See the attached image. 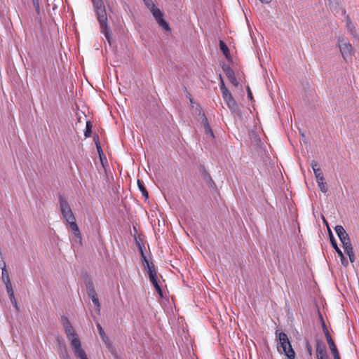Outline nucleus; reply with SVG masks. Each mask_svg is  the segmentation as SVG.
I'll list each match as a JSON object with an SVG mask.
<instances>
[{"mask_svg":"<svg viewBox=\"0 0 359 359\" xmlns=\"http://www.w3.org/2000/svg\"><path fill=\"white\" fill-rule=\"evenodd\" d=\"M62 323L65 329L67 338L74 351V354L79 359H88V355L83 348L81 341L78 334L72 327L69 320L66 316L62 317Z\"/></svg>","mask_w":359,"mask_h":359,"instance_id":"obj_1","label":"nucleus"},{"mask_svg":"<svg viewBox=\"0 0 359 359\" xmlns=\"http://www.w3.org/2000/svg\"><path fill=\"white\" fill-rule=\"evenodd\" d=\"M60 209L63 218L66 222L69 224L72 231L74 236L79 239V243H81L82 236L79 229V226L76 222V218L73 214L71 207L65 197L60 196L58 198Z\"/></svg>","mask_w":359,"mask_h":359,"instance_id":"obj_2","label":"nucleus"},{"mask_svg":"<svg viewBox=\"0 0 359 359\" xmlns=\"http://www.w3.org/2000/svg\"><path fill=\"white\" fill-rule=\"evenodd\" d=\"M95 9L97 20L100 26V32L102 33L109 43H111L110 29L108 26L107 15L104 5L102 0H92Z\"/></svg>","mask_w":359,"mask_h":359,"instance_id":"obj_3","label":"nucleus"},{"mask_svg":"<svg viewBox=\"0 0 359 359\" xmlns=\"http://www.w3.org/2000/svg\"><path fill=\"white\" fill-rule=\"evenodd\" d=\"M147 8L152 13L154 18L160 27H161L165 31L170 32L171 29L170 27L169 24L165 21L163 18V12L158 8L152 0H143Z\"/></svg>","mask_w":359,"mask_h":359,"instance_id":"obj_4","label":"nucleus"},{"mask_svg":"<svg viewBox=\"0 0 359 359\" xmlns=\"http://www.w3.org/2000/svg\"><path fill=\"white\" fill-rule=\"evenodd\" d=\"M220 90L222 98L228 107L230 109H234L236 107V102L229 89L226 87L222 76H220Z\"/></svg>","mask_w":359,"mask_h":359,"instance_id":"obj_5","label":"nucleus"},{"mask_svg":"<svg viewBox=\"0 0 359 359\" xmlns=\"http://www.w3.org/2000/svg\"><path fill=\"white\" fill-rule=\"evenodd\" d=\"M339 48L344 59L351 57L353 55L352 46L346 39L344 37L339 39Z\"/></svg>","mask_w":359,"mask_h":359,"instance_id":"obj_6","label":"nucleus"},{"mask_svg":"<svg viewBox=\"0 0 359 359\" xmlns=\"http://www.w3.org/2000/svg\"><path fill=\"white\" fill-rule=\"evenodd\" d=\"M334 230L341 243H342L344 249L352 246L349 236L342 226H336Z\"/></svg>","mask_w":359,"mask_h":359,"instance_id":"obj_7","label":"nucleus"},{"mask_svg":"<svg viewBox=\"0 0 359 359\" xmlns=\"http://www.w3.org/2000/svg\"><path fill=\"white\" fill-rule=\"evenodd\" d=\"M311 165L316 179V182L318 183V182L325 181L324 175L319 166L318 163L315 161H312Z\"/></svg>","mask_w":359,"mask_h":359,"instance_id":"obj_8","label":"nucleus"},{"mask_svg":"<svg viewBox=\"0 0 359 359\" xmlns=\"http://www.w3.org/2000/svg\"><path fill=\"white\" fill-rule=\"evenodd\" d=\"M223 71L224 72L226 77L231 84L234 86H238V82L235 76L234 71L230 67H224Z\"/></svg>","mask_w":359,"mask_h":359,"instance_id":"obj_9","label":"nucleus"},{"mask_svg":"<svg viewBox=\"0 0 359 359\" xmlns=\"http://www.w3.org/2000/svg\"><path fill=\"white\" fill-rule=\"evenodd\" d=\"M199 116H201L202 123L204 126L205 133L207 136L210 137L211 138H214L213 132L210 128V126L208 123V118H206L204 113L199 112Z\"/></svg>","mask_w":359,"mask_h":359,"instance_id":"obj_10","label":"nucleus"},{"mask_svg":"<svg viewBox=\"0 0 359 359\" xmlns=\"http://www.w3.org/2000/svg\"><path fill=\"white\" fill-rule=\"evenodd\" d=\"M1 269L2 270V272H1L2 280H3L4 283H5L6 288V290H11V288H12L13 287H12V284H11V279L9 277L8 272L6 270V267H1Z\"/></svg>","mask_w":359,"mask_h":359,"instance_id":"obj_11","label":"nucleus"},{"mask_svg":"<svg viewBox=\"0 0 359 359\" xmlns=\"http://www.w3.org/2000/svg\"><path fill=\"white\" fill-rule=\"evenodd\" d=\"M143 265L145 269H147L149 277L157 276V270L152 262L147 261Z\"/></svg>","mask_w":359,"mask_h":359,"instance_id":"obj_12","label":"nucleus"},{"mask_svg":"<svg viewBox=\"0 0 359 359\" xmlns=\"http://www.w3.org/2000/svg\"><path fill=\"white\" fill-rule=\"evenodd\" d=\"M279 341L283 348H285V347H287L289 345H290L288 337L284 332H280L279 334Z\"/></svg>","mask_w":359,"mask_h":359,"instance_id":"obj_13","label":"nucleus"},{"mask_svg":"<svg viewBox=\"0 0 359 359\" xmlns=\"http://www.w3.org/2000/svg\"><path fill=\"white\" fill-rule=\"evenodd\" d=\"M285 354L286 356L290 359H294L295 357V353L293 348H292L291 344L289 345L287 347H285V348H283Z\"/></svg>","mask_w":359,"mask_h":359,"instance_id":"obj_14","label":"nucleus"},{"mask_svg":"<svg viewBox=\"0 0 359 359\" xmlns=\"http://www.w3.org/2000/svg\"><path fill=\"white\" fill-rule=\"evenodd\" d=\"M346 255L348 256L349 260L351 263L355 262V254L353 252V246L344 249Z\"/></svg>","mask_w":359,"mask_h":359,"instance_id":"obj_15","label":"nucleus"},{"mask_svg":"<svg viewBox=\"0 0 359 359\" xmlns=\"http://www.w3.org/2000/svg\"><path fill=\"white\" fill-rule=\"evenodd\" d=\"M137 185H138V187L142 194V196L145 198H148V191H147L145 187H144V182L140 180H137Z\"/></svg>","mask_w":359,"mask_h":359,"instance_id":"obj_16","label":"nucleus"},{"mask_svg":"<svg viewBox=\"0 0 359 359\" xmlns=\"http://www.w3.org/2000/svg\"><path fill=\"white\" fill-rule=\"evenodd\" d=\"M7 290V292H8V294L9 295V297H10L11 303L13 304V305L15 306V308L16 309H18L17 301H16V299H15V295H14V291H13V287L11 288V290Z\"/></svg>","mask_w":359,"mask_h":359,"instance_id":"obj_17","label":"nucleus"},{"mask_svg":"<svg viewBox=\"0 0 359 359\" xmlns=\"http://www.w3.org/2000/svg\"><path fill=\"white\" fill-rule=\"evenodd\" d=\"M97 328L98 330L100 336L102 340L107 343L108 341V337L106 336L105 332L100 323H97Z\"/></svg>","mask_w":359,"mask_h":359,"instance_id":"obj_18","label":"nucleus"},{"mask_svg":"<svg viewBox=\"0 0 359 359\" xmlns=\"http://www.w3.org/2000/svg\"><path fill=\"white\" fill-rule=\"evenodd\" d=\"M219 46L222 53L225 55L226 57H228L229 55V50L228 46L222 41H220Z\"/></svg>","mask_w":359,"mask_h":359,"instance_id":"obj_19","label":"nucleus"},{"mask_svg":"<svg viewBox=\"0 0 359 359\" xmlns=\"http://www.w3.org/2000/svg\"><path fill=\"white\" fill-rule=\"evenodd\" d=\"M92 128H93V126H92L90 121H87L86 126V129L84 131V135L86 137H90L91 133H92Z\"/></svg>","mask_w":359,"mask_h":359,"instance_id":"obj_20","label":"nucleus"},{"mask_svg":"<svg viewBox=\"0 0 359 359\" xmlns=\"http://www.w3.org/2000/svg\"><path fill=\"white\" fill-rule=\"evenodd\" d=\"M330 242H331V244H332L333 248L335 250L337 253L339 255V252H341V250L337 246V242H336L335 239L333 238V236L330 231Z\"/></svg>","mask_w":359,"mask_h":359,"instance_id":"obj_21","label":"nucleus"},{"mask_svg":"<svg viewBox=\"0 0 359 359\" xmlns=\"http://www.w3.org/2000/svg\"><path fill=\"white\" fill-rule=\"evenodd\" d=\"M322 327H323V332H324V334L326 337V339L327 341L329 340V339H332V337L326 327V325L325 324L324 321L322 320Z\"/></svg>","mask_w":359,"mask_h":359,"instance_id":"obj_22","label":"nucleus"},{"mask_svg":"<svg viewBox=\"0 0 359 359\" xmlns=\"http://www.w3.org/2000/svg\"><path fill=\"white\" fill-rule=\"evenodd\" d=\"M317 184L319 189L323 193H326L327 191V183L325 181L318 182Z\"/></svg>","mask_w":359,"mask_h":359,"instance_id":"obj_23","label":"nucleus"},{"mask_svg":"<svg viewBox=\"0 0 359 359\" xmlns=\"http://www.w3.org/2000/svg\"><path fill=\"white\" fill-rule=\"evenodd\" d=\"M92 299V302L93 303V304L95 305V309L96 311H97L98 312H100V302H99V299H98V297L97 296L95 297H93L91 298Z\"/></svg>","mask_w":359,"mask_h":359,"instance_id":"obj_24","label":"nucleus"},{"mask_svg":"<svg viewBox=\"0 0 359 359\" xmlns=\"http://www.w3.org/2000/svg\"><path fill=\"white\" fill-rule=\"evenodd\" d=\"M60 359H71L65 348L60 353Z\"/></svg>","mask_w":359,"mask_h":359,"instance_id":"obj_25","label":"nucleus"},{"mask_svg":"<svg viewBox=\"0 0 359 359\" xmlns=\"http://www.w3.org/2000/svg\"><path fill=\"white\" fill-rule=\"evenodd\" d=\"M152 285L155 287L157 293L159 294L160 297H163V291L161 290V286L159 285L158 281L153 283Z\"/></svg>","mask_w":359,"mask_h":359,"instance_id":"obj_26","label":"nucleus"},{"mask_svg":"<svg viewBox=\"0 0 359 359\" xmlns=\"http://www.w3.org/2000/svg\"><path fill=\"white\" fill-rule=\"evenodd\" d=\"M339 256L341 259V264L343 266H348V260L346 259V258L344 257V254L342 252H339Z\"/></svg>","mask_w":359,"mask_h":359,"instance_id":"obj_27","label":"nucleus"},{"mask_svg":"<svg viewBox=\"0 0 359 359\" xmlns=\"http://www.w3.org/2000/svg\"><path fill=\"white\" fill-rule=\"evenodd\" d=\"M327 341L331 352L337 349V346L332 339H329Z\"/></svg>","mask_w":359,"mask_h":359,"instance_id":"obj_28","label":"nucleus"},{"mask_svg":"<svg viewBox=\"0 0 359 359\" xmlns=\"http://www.w3.org/2000/svg\"><path fill=\"white\" fill-rule=\"evenodd\" d=\"M138 245H139V249H140V254H141V256H142V262H143V264L145 263L147 260L144 253V251H143V248L141 246L140 244L138 243Z\"/></svg>","mask_w":359,"mask_h":359,"instance_id":"obj_29","label":"nucleus"},{"mask_svg":"<svg viewBox=\"0 0 359 359\" xmlns=\"http://www.w3.org/2000/svg\"><path fill=\"white\" fill-rule=\"evenodd\" d=\"M87 292L90 299L97 296L95 289H91V290H89Z\"/></svg>","mask_w":359,"mask_h":359,"instance_id":"obj_30","label":"nucleus"},{"mask_svg":"<svg viewBox=\"0 0 359 359\" xmlns=\"http://www.w3.org/2000/svg\"><path fill=\"white\" fill-rule=\"evenodd\" d=\"M86 285L87 292L89 290H91V289H95L94 284L91 280H88Z\"/></svg>","mask_w":359,"mask_h":359,"instance_id":"obj_31","label":"nucleus"},{"mask_svg":"<svg viewBox=\"0 0 359 359\" xmlns=\"http://www.w3.org/2000/svg\"><path fill=\"white\" fill-rule=\"evenodd\" d=\"M325 346L323 345H322L320 343L318 342L317 344H316V353L321 351H323L325 350Z\"/></svg>","mask_w":359,"mask_h":359,"instance_id":"obj_32","label":"nucleus"},{"mask_svg":"<svg viewBox=\"0 0 359 359\" xmlns=\"http://www.w3.org/2000/svg\"><path fill=\"white\" fill-rule=\"evenodd\" d=\"M33 4H34V6L35 8L36 11L39 13V10H40L39 1L38 0H33Z\"/></svg>","mask_w":359,"mask_h":359,"instance_id":"obj_33","label":"nucleus"},{"mask_svg":"<svg viewBox=\"0 0 359 359\" xmlns=\"http://www.w3.org/2000/svg\"><path fill=\"white\" fill-rule=\"evenodd\" d=\"M325 355H327V352H326L325 349L316 353L317 357H321V356H323Z\"/></svg>","mask_w":359,"mask_h":359,"instance_id":"obj_34","label":"nucleus"},{"mask_svg":"<svg viewBox=\"0 0 359 359\" xmlns=\"http://www.w3.org/2000/svg\"><path fill=\"white\" fill-rule=\"evenodd\" d=\"M248 96L250 100H252V93L249 86L247 87Z\"/></svg>","mask_w":359,"mask_h":359,"instance_id":"obj_35","label":"nucleus"},{"mask_svg":"<svg viewBox=\"0 0 359 359\" xmlns=\"http://www.w3.org/2000/svg\"><path fill=\"white\" fill-rule=\"evenodd\" d=\"M149 280H150V281H151V284H152L153 283L157 282V281H158V280H157V276H150V277H149Z\"/></svg>","mask_w":359,"mask_h":359,"instance_id":"obj_36","label":"nucleus"},{"mask_svg":"<svg viewBox=\"0 0 359 359\" xmlns=\"http://www.w3.org/2000/svg\"><path fill=\"white\" fill-rule=\"evenodd\" d=\"M96 146H97V151H98L99 154H100V152H102V148H101L100 144L97 143Z\"/></svg>","mask_w":359,"mask_h":359,"instance_id":"obj_37","label":"nucleus"},{"mask_svg":"<svg viewBox=\"0 0 359 359\" xmlns=\"http://www.w3.org/2000/svg\"><path fill=\"white\" fill-rule=\"evenodd\" d=\"M332 353L333 354V356L334 357L335 355H339V351L338 349H336L335 351H333L332 352Z\"/></svg>","mask_w":359,"mask_h":359,"instance_id":"obj_38","label":"nucleus"},{"mask_svg":"<svg viewBox=\"0 0 359 359\" xmlns=\"http://www.w3.org/2000/svg\"><path fill=\"white\" fill-rule=\"evenodd\" d=\"M317 359H328L327 355L321 356V357H317Z\"/></svg>","mask_w":359,"mask_h":359,"instance_id":"obj_39","label":"nucleus"},{"mask_svg":"<svg viewBox=\"0 0 359 359\" xmlns=\"http://www.w3.org/2000/svg\"><path fill=\"white\" fill-rule=\"evenodd\" d=\"M262 3L269 4L271 0H259Z\"/></svg>","mask_w":359,"mask_h":359,"instance_id":"obj_40","label":"nucleus"},{"mask_svg":"<svg viewBox=\"0 0 359 359\" xmlns=\"http://www.w3.org/2000/svg\"><path fill=\"white\" fill-rule=\"evenodd\" d=\"M308 351H309V354L311 355L312 349H311V347L309 346H308Z\"/></svg>","mask_w":359,"mask_h":359,"instance_id":"obj_41","label":"nucleus"},{"mask_svg":"<svg viewBox=\"0 0 359 359\" xmlns=\"http://www.w3.org/2000/svg\"><path fill=\"white\" fill-rule=\"evenodd\" d=\"M334 359H341V358H340V355H335V356L334 357Z\"/></svg>","mask_w":359,"mask_h":359,"instance_id":"obj_42","label":"nucleus"},{"mask_svg":"<svg viewBox=\"0 0 359 359\" xmlns=\"http://www.w3.org/2000/svg\"><path fill=\"white\" fill-rule=\"evenodd\" d=\"M324 223H325L327 226H328L327 222L325 219H324Z\"/></svg>","mask_w":359,"mask_h":359,"instance_id":"obj_43","label":"nucleus"}]
</instances>
